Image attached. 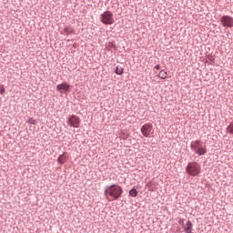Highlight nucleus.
Wrapping results in <instances>:
<instances>
[{"label": "nucleus", "instance_id": "1", "mask_svg": "<svg viewBox=\"0 0 233 233\" xmlns=\"http://www.w3.org/2000/svg\"><path fill=\"white\" fill-rule=\"evenodd\" d=\"M104 195L106 198H112L114 201H117V199L123 196V187L116 184L106 186Z\"/></svg>", "mask_w": 233, "mask_h": 233}, {"label": "nucleus", "instance_id": "2", "mask_svg": "<svg viewBox=\"0 0 233 233\" xmlns=\"http://www.w3.org/2000/svg\"><path fill=\"white\" fill-rule=\"evenodd\" d=\"M186 172L188 176L196 177L201 174V166L198 162H189L186 167Z\"/></svg>", "mask_w": 233, "mask_h": 233}, {"label": "nucleus", "instance_id": "3", "mask_svg": "<svg viewBox=\"0 0 233 233\" xmlns=\"http://www.w3.org/2000/svg\"><path fill=\"white\" fill-rule=\"evenodd\" d=\"M100 21L103 25H114V14L110 11H106L100 15Z\"/></svg>", "mask_w": 233, "mask_h": 233}, {"label": "nucleus", "instance_id": "4", "mask_svg": "<svg viewBox=\"0 0 233 233\" xmlns=\"http://www.w3.org/2000/svg\"><path fill=\"white\" fill-rule=\"evenodd\" d=\"M142 136L144 137H152V134H154V126L151 123L144 124L140 128Z\"/></svg>", "mask_w": 233, "mask_h": 233}, {"label": "nucleus", "instance_id": "5", "mask_svg": "<svg viewBox=\"0 0 233 233\" xmlns=\"http://www.w3.org/2000/svg\"><path fill=\"white\" fill-rule=\"evenodd\" d=\"M67 125L71 128H79L81 127V118L76 115H72L67 118Z\"/></svg>", "mask_w": 233, "mask_h": 233}, {"label": "nucleus", "instance_id": "6", "mask_svg": "<svg viewBox=\"0 0 233 233\" xmlns=\"http://www.w3.org/2000/svg\"><path fill=\"white\" fill-rule=\"evenodd\" d=\"M220 24L224 28H233V17L230 15H222Z\"/></svg>", "mask_w": 233, "mask_h": 233}, {"label": "nucleus", "instance_id": "7", "mask_svg": "<svg viewBox=\"0 0 233 233\" xmlns=\"http://www.w3.org/2000/svg\"><path fill=\"white\" fill-rule=\"evenodd\" d=\"M56 90L57 92H60V94L68 92V90H70V85L66 84V82H64L56 86Z\"/></svg>", "mask_w": 233, "mask_h": 233}, {"label": "nucleus", "instance_id": "8", "mask_svg": "<svg viewBox=\"0 0 233 233\" xmlns=\"http://www.w3.org/2000/svg\"><path fill=\"white\" fill-rule=\"evenodd\" d=\"M200 147H201V140H195V141H192L190 144V148L192 152L197 151L198 148H199Z\"/></svg>", "mask_w": 233, "mask_h": 233}, {"label": "nucleus", "instance_id": "9", "mask_svg": "<svg viewBox=\"0 0 233 233\" xmlns=\"http://www.w3.org/2000/svg\"><path fill=\"white\" fill-rule=\"evenodd\" d=\"M194 225L192 224V222L190 220H187L186 222V225L183 226V229L185 233L190 232L193 228Z\"/></svg>", "mask_w": 233, "mask_h": 233}, {"label": "nucleus", "instance_id": "10", "mask_svg": "<svg viewBox=\"0 0 233 233\" xmlns=\"http://www.w3.org/2000/svg\"><path fill=\"white\" fill-rule=\"evenodd\" d=\"M194 153L198 156H205V154H207V148L203 147V146H200V147L195 150Z\"/></svg>", "mask_w": 233, "mask_h": 233}, {"label": "nucleus", "instance_id": "11", "mask_svg": "<svg viewBox=\"0 0 233 233\" xmlns=\"http://www.w3.org/2000/svg\"><path fill=\"white\" fill-rule=\"evenodd\" d=\"M57 161L60 165H64V163H66V154L64 153L60 155L57 158Z\"/></svg>", "mask_w": 233, "mask_h": 233}, {"label": "nucleus", "instance_id": "12", "mask_svg": "<svg viewBox=\"0 0 233 233\" xmlns=\"http://www.w3.org/2000/svg\"><path fill=\"white\" fill-rule=\"evenodd\" d=\"M124 70L125 69L122 66H116L115 69V74H116V76H123Z\"/></svg>", "mask_w": 233, "mask_h": 233}, {"label": "nucleus", "instance_id": "13", "mask_svg": "<svg viewBox=\"0 0 233 233\" xmlns=\"http://www.w3.org/2000/svg\"><path fill=\"white\" fill-rule=\"evenodd\" d=\"M137 189L136 187H133L132 189L129 190V196H131V198H137Z\"/></svg>", "mask_w": 233, "mask_h": 233}, {"label": "nucleus", "instance_id": "14", "mask_svg": "<svg viewBox=\"0 0 233 233\" xmlns=\"http://www.w3.org/2000/svg\"><path fill=\"white\" fill-rule=\"evenodd\" d=\"M158 77H160V79H167V72L165 70H161L158 74Z\"/></svg>", "mask_w": 233, "mask_h": 233}, {"label": "nucleus", "instance_id": "15", "mask_svg": "<svg viewBox=\"0 0 233 233\" xmlns=\"http://www.w3.org/2000/svg\"><path fill=\"white\" fill-rule=\"evenodd\" d=\"M106 47L109 49V50H116V46L114 45L113 42H109L106 46Z\"/></svg>", "mask_w": 233, "mask_h": 233}, {"label": "nucleus", "instance_id": "16", "mask_svg": "<svg viewBox=\"0 0 233 233\" xmlns=\"http://www.w3.org/2000/svg\"><path fill=\"white\" fill-rule=\"evenodd\" d=\"M28 125H37V121L34 118H29L27 120Z\"/></svg>", "mask_w": 233, "mask_h": 233}, {"label": "nucleus", "instance_id": "17", "mask_svg": "<svg viewBox=\"0 0 233 233\" xmlns=\"http://www.w3.org/2000/svg\"><path fill=\"white\" fill-rule=\"evenodd\" d=\"M227 130L229 134H233V124H230L228 127Z\"/></svg>", "mask_w": 233, "mask_h": 233}, {"label": "nucleus", "instance_id": "18", "mask_svg": "<svg viewBox=\"0 0 233 233\" xmlns=\"http://www.w3.org/2000/svg\"><path fill=\"white\" fill-rule=\"evenodd\" d=\"M5 92H6V89H5L4 86L0 85V94H1V96H4Z\"/></svg>", "mask_w": 233, "mask_h": 233}, {"label": "nucleus", "instance_id": "19", "mask_svg": "<svg viewBox=\"0 0 233 233\" xmlns=\"http://www.w3.org/2000/svg\"><path fill=\"white\" fill-rule=\"evenodd\" d=\"M178 225H181L182 227H185V220L183 218H179Z\"/></svg>", "mask_w": 233, "mask_h": 233}, {"label": "nucleus", "instance_id": "20", "mask_svg": "<svg viewBox=\"0 0 233 233\" xmlns=\"http://www.w3.org/2000/svg\"><path fill=\"white\" fill-rule=\"evenodd\" d=\"M64 32H65V34H66V35L70 34V30H68V27H66V28L64 29Z\"/></svg>", "mask_w": 233, "mask_h": 233}, {"label": "nucleus", "instance_id": "21", "mask_svg": "<svg viewBox=\"0 0 233 233\" xmlns=\"http://www.w3.org/2000/svg\"><path fill=\"white\" fill-rule=\"evenodd\" d=\"M160 68H161V66H159V65L155 66L156 70H159Z\"/></svg>", "mask_w": 233, "mask_h": 233}]
</instances>
